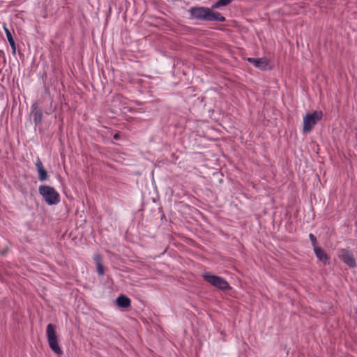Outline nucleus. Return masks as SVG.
Listing matches in <instances>:
<instances>
[{
    "mask_svg": "<svg viewBox=\"0 0 357 357\" xmlns=\"http://www.w3.org/2000/svg\"><path fill=\"white\" fill-rule=\"evenodd\" d=\"M188 12L190 18L197 21L220 22L226 21V18L220 13L214 11L212 7L192 6Z\"/></svg>",
    "mask_w": 357,
    "mask_h": 357,
    "instance_id": "1",
    "label": "nucleus"
},
{
    "mask_svg": "<svg viewBox=\"0 0 357 357\" xmlns=\"http://www.w3.org/2000/svg\"><path fill=\"white\" fill-rule=\"evenodd\" d=\"M38 192L48 205H56L60 202L59 194L52 186L40 185Z\"/></svg>",
    "mask_w": 357,
    "mask_h": 357,
    "instance_id": "2",
    "label": "nucleus"
},
{
    "mask_svg": "<svg viewBox=\"0 0 357 357\" xmlns=\"http://www.w3.org/2000/svg\"><path fill=\"white\" fill-rule=\"evenodd\" d=\"M46 335L50 348L58 356H61L63 354V351L59 345L57 335L55 331V326L53 324H49L47 326Z\"/></svg>",
    "mask_w": 357,
    "mask_h": 357,
    "instance_id": "3",
    "label": "nucleus"
},
{
    "mask_svg": "<svg viewBox=\"0 0 357 357\" xmlns=\"http://www.w3.org/2000/svg\"><path fill=\"white\" fill-rule=\"evenodd\" d=\"M204 280L221 291H227L231 289L228 282L222 277L215 275L209 272L203 274Z\"/></svg>",
    "mask_w": 357,
    "mask_h": 357,
    "instance_id": "4",
    "label": "nucleus"
},
{
    "mask_svg": "<svg viewBox=\"0 0 357 357\" xmlns=\"http://www.w3.org/2000/svg\"><path fill=\"white\" fill-rule=\"evenodd\" d=\"M323 112L320 110L314 111L312 113L307 114L303 117V131L304 133L310 132L313 127L321 120Z\"/></svg>",
    "mask_w": 357,
    "mask_h": 357,
    "instance_id": "5",
    "label": "nucleus"
},
{
    "mask_svg": "<svg viewBox=\"0 0 357 357\" xmlns=\"http://www.w3.org/2000/svg\"><path fill=\"white\" fill-rule=\"evenodd\" d=\"M340 257L342 261L349 266L350 268H355L356 266V260L354 255L351 251L347 249H342L340 251Z\"/></svg>",
    "mask_w": 357,
    "mask_h": 357,
    "instance_id": "6",
    "label": "nucleus"
},
{
    "mask_svg": "<svg viewBox=\"0 0 357 357\" xmlns=\"http://www.w3.org/2000/svg\"><path fill=\"white\" fill-rule=\"evenodd\" d=\"M247 61L261 70H266L268 66V61L266 58L249 57L247 59Z\"/></svg>",
    "mask_w": 357,
    "mask_h": 357,
    "instance_id": "7",
    "label": "nucleus"
},
{
    "mask_svg": "<svg viewBox=\"0 0 357 357\" xmlns=\"http://www.w3.org/2000/svg\"><path fill=\"white\" fill-rule=\"evenodd\" d=\"M31 116L33 119L36 126L39 125L42 122L43 112L42 109L38 107V104L36 102L31 105Z\"/></svg>",
    "mask_w": 357,
    "mask_h": 357,
    "instance_id": "8",
    "label": "nucleus"
},
{
    "mask_svg": "<svg viewBox=\"0 0 357 357\" xmlns=\"http://www.w3.org/2000/svg\"><path fill=\"white\" fill-rule=\"evenodd\" d=\"M36 167L38 173V180L43 181L47 179L48 175L47 171L44 169L43 165L39 157H37Z\"/></svg>",
    "mask_w": 357,
    "mask_h": 357,
    "instance_id": "9",
    "label": "nucleus"
},
{
    "mask_svg": "<svg viewBox=\"0 0 357 357\" xmlns=\"http://www.w3.org/2000/svg\"><path fill=\"white\" fill-rule=\"evenodd\" d=\"M314 252L318 259L322 261L324 264H326L329 261V257L326 252L320 247H316L314 248Z\"/></svg>",
    "mask_w": 357,
    "mask_h": 357,
    "instance_id": "10",
    "label": "nucleus"
},
{
    "mask_svg": "<svg viewBox=\"0 0 357 357\" xmlns=\"http://www.w3.org/2000/svg\"><path fill=\"white\" fill-rule=\"evenodd\" d=\"M93 260L96 265V271L99 275H103L105 274V269L102 262V257L100 255L96 254L94 255Z\"/></svg>",
    "mask_w": 357,
    "mask_h": 357,
    "instance_id": "11",
    "label": "nucleus"
},
{
    "mask_svg": "<svg viewBox=\"0 0 357 357\" xmlns=\"http://www.w3.org/2000/svg\"><path fill=\"white\" fill-rule=\"evenodd\" d=\"M116 304L121 307L126 308L130 306L131 301L130 299L123 295H121L117 297L116 300Z\"/></svg>",
    "mask_w": 357,
    "mask_h": 357,
    "instance_id": "12",
    "label": "nucleus"
},
{
    "mask_svg": "<svg viewBox=\"0 0 357 357\" xmlns=\"http://www.w3.org/2000/svg\"><path fill=\"white\" fill-rule=\"evenodd\" d=\"M234 0H218L212 5V8H220L231 3Z\"/></svg>",
    "mask_w": 357,
    "mask_h": 357,
    "instance_id": "13",
    "label": "nucleus"
},
{
    "mask_svg": "<svg viewBox=\"0 0 357 357\" xmlns=\"http://www.w3.org/2000/svg\"><path fill=\"white\" fill-rule=\"evenodd\" d=\"M3 29L5 31V33H6V37H7L8 43H13V42H15V40L13 39V37L12 36V33L10 31V30L6 26H3Z\"/></svg>",
    "mask_w": 357,
    "mask_h": 357,
    "instance_id": "14",
    "label": "nucleus"
},
{
    "mask_svg": "<svg viewBox=\"0 0 357 357\" xmlns=\"http://www.w3.org/2000/svg\"><path fill=\"white\" fill-rule=\"evenodd\" d=\"M309 238L312 242L313 248H315L316 247H318L317 245V239H316V237L314 236V235L312 234H310Z\"/></svg>",
    "mask_w": 357,
    "mask_h": 357,
    "instance_id": "15",
    "label": "nucleus"
},
{
    "mask_svg": "<svg viewBox=\"0 0 357 357\" xmlns=\"http://www.w3.org/2000/svg\"><path fill=\"white\" fill-rule=\"evenodd\" d=\"M10 47H11V49H12V53L13 55H15L16 54V46H15V42H13V43H9Z\"/></svg>",
    "mask_w": 357,
    "mask_h": 357,
    "instance_id": "16",
    "label": "nucleus"
},
{
    "mask_svg": "<svg viewBox=\"0 0 357 357\" xmlns=\"http://www.w3.org/2000/svg\"><path fill=\"white\" fill-rule=\"evenodd\" d=\"M114 139H116V140H119L120 139V135L119 133H116L114 135Z\"/></svg>",
    "mask_w": 357,
    "mask_h": 357,
    "instance_id": "17",
    "label": "nucleus"
}]
</instances>
